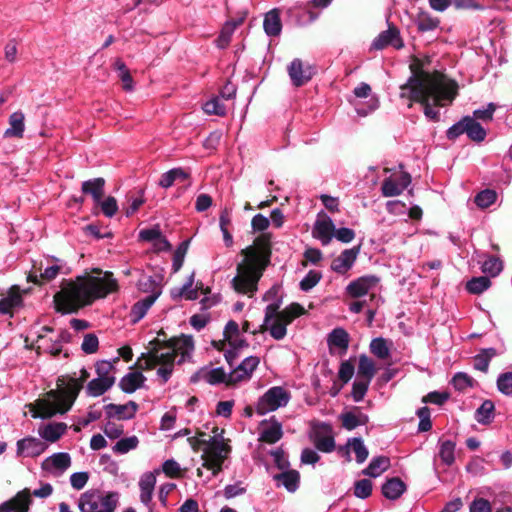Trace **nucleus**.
Segmentation results:
<instances>
[{
	"label": "nucleus",
	"instance_id": "nucleus-23",
	"mask_svg": "<svg viewBox=\"0 0 512 512\" xmlns=\"http://www.w3.org/2000/svg\"><path fill=\"white\" fill-rule=\"evenodd\" d=\"M202 380L211 385L225 383L233 385L229 381V373L227 374L223 368H202L193 377L192 381Z\"/></svg>",
	"mask_w": 512,
	"mask_h": 512
},
{
	"label": "nucleus",
	"instance_id": "nucleus-42",
	"mask_svg": "<svg viewBox=\"0 0 512 512\" xmlns=\"http://www.w3.org/2000/svg\"><path fill=\"white\" fill-rule=\"evenodd\" d=\"M159 295L160 291H153V294H149L144 299L134 304L132 307V314L136 317V320L144 317L148 309L152 306Z\"/></svg>",
	"mask_w": 512,
	"mask_h": 512
},
{
	"label": "nucleus",
	"instance_id": "nucleus-26",
	"mask_svg": "<svg viewBox=\"0 0 512 512\" xmlns=\"http://www.w3.org/2000/svg\"><path fill=\"white\" fill-rule=\"evenodd\" d=\"M277 486H283L288 492L293 493L299 488L300 474L297 470L285 469L273 476Z\"/></svg>",
	"mask_w": 512,
	"mask_h": 512
},
{
	"label": "nucleus",
	"instance_id": "nucleus-37",
	"mask_svg": "<svg viewBox=\"0 0 512 512\" xmlns=\"http://www.w3.org/2000/svg\"><path fill=\"white\" fill-rule=\"evenodd\" d=\"M390 467V459L386 456L374 457L362 473L369 477H379Z\"/></svg>",
	"mask_w": 512,
	"mask_h": 512
},
{
	"label": "nucleus",
	"instance_id": "nucleus-55",
	"mask_svg": "<svg viewBox=\"0 0 512 512\" xmlns=\"http://www.w3.org/2000/svg\"><path fill=\"white\" fill-rule=\"evenodd\" d=\"M347 445L355 453L358 463H363L367 459L369 452L361 438H352Z\"/></svg>",
	"mask_w": 512,
	"mask_h": 512
},
{
	"label": "nucleus",
	"instance_id": "nucleus-57",
	"mask_svg": "<svg viewBox=\"0 0 512 512\" xmlns=\"http://www.w3.org/2000/svg\"><path fill=\"white\" fill-rule=\"evenodd\" d=\"M139 440L136 436L122 438L113 446V451L117 454H125L138 446Z\"/></svg>",
	"mask_w": 512,
	"mask_h": 512
},
{
	"label": "nucleus",
	"instance_id": "nucleus-19",
	"mask_svg": "<svg viewBox=\"0 0 512 512\" xmlns=\"http://www.w3.org/2000/svg\"><path fill=\"white\" fill-rule=\"evenodd\" d=\"M31 503V492L25 488L10 500L1 503L0 512H28Z\"/></svg>",
	"mask_w": 512,
	"mask_h": 512
},
{
	"label": "nucleus",
	"instance_id": "nucleus-60",
	"mask_svg": "<svg viewBox=\"0 0 512 512\" xmlns=\"http://www.w3.org/2000/svg\"><path fill=\"white\" fill-rule=\"evenodd\" d=\"M203 110L208 115L223 116L226 113V108L218 97L207 101L203 105Z\"/></svg>",
	"mask_w": 512,
	"mask_h": 512
},
{
	"label": "nucleus",
	"instance_id": "nucleus-11",
	"mask_svg": "<svg viewBox=\"0 0 512 512\" xmlns=\"http://www.w3.org/2000/svg\"><path fill=\"white\" fill-rule=\"evenodd\" d=\"M68 341V333L60 331L54 333L53 329L43 327L42 333L38 336L37 347L46 353L57 356L62 351V343Z\"/></svg>",
	"mask_w": 512,
	"mask_h": 512
},
{
	"label": "nucleus",
	"instance_id": "nucleus-50",
	"mask_svg": "<svg viewBox=\"0 0 512 512\" xmlns=\"http://www.w3.org/2000/svg\"><path fill=\"white\" fill-rule=\"evenodd\" d=\"M495 356L496 350L494 348L482 350L478 355L474 357V368L482 372H487L490 360Z\"/></svg>",
	"mask_w": 512,
	"mask_h": 512
},
{
	"label": "nucleus",
	"instance_id": "nucleus-52",
	"mask_svg": "<svg viewBox=\"0 0 512 512\" xmlns=\"http://www.w3.org/2000/svg\"><path fill=\"white\" fill-rule=\"evenodd\" d=\"M95 206L99 207L103 215L107 218L114 217L119 209L118 202L113 196L102 198Z\"/></svg>",
	"mask_w": 512,
	"mask_h": 512
},
{
	"label": "nucleus",
	"instance_id": "nucleus-18",
	"mask_svg": "<svg viewBox=\"0 0 512 512\" xmlns=\"http://www.w3.org/2000/svg\"><path fill=\"white\" fill-rule=\"evenodd\" d=\"M411 183V176L402 172L398 178L388 177L382 182L381 192L384 197L400 195Z\"/></svg>",
	"mask_w": 512,
	"mask_h": 512
},
{
	"label": "nucleus",
	"instance_id": "nucleus-30",
	"mask_svg": "<svg viewBox=\"0 0 512 512\" xmlns=\"http://www.w3.org/2000/svg\"><path fill=\"white\" fill-rule=\"evenodd\" d=\"M25 116L21 111L12 113L9 117V128L4 132L6 138H22L25 130Z\"/></svg>",
	"mask_w": 512,
	"mask_h": 512
},
{
	"label": "nucleus",
	"instance_id": "nucleus-32",
	"mask_svg": "<svg viewBox=\"0 0 512 512\" xmlns=\"http://www.w3.org/2000/svg\"><path fill=\"white\" fill-rule=\"evenodd\" d=\"M263 27L265 33L270 37L278 36L281 33L282 23L278 9H272L265 14Z\"/></svg>",
	"mask_w": 512,
	"mask_h": 512
},
{
	"label": "nucleus",
	"instance_id": "nucleus-49",
	"mask_svg": "<svg viewBox=\"0 0 512 512\" xmlns=\"http://www.w3.org/2000/svg\"><path fill=\"white\" fill-rule=\"evenodd\" d=\"M118 362V358H115L113 362L102 360L98 361L95 365L96 373L98 378L111 380L112 384L115 383V377L113 375L114 372V363Z\"/></svg>",
	"mask_w": 512,
	"mask_h": 512
},
{
	"label": "nucleus",
	"instance_id": "nucleus-39",
	"mask_svg": "<svg viewBox=\"0 0 512 512\" xmlns=\"http://www.w3.org/2000/svg\"><path fill=\"white\" fill-rule=\"evenodd\" d=\"M415 24L420 32L433 31L439 27L440 20L427 11H419L415 17Z\"/></svg>",
	"mask_w": 512,
	"mask_h": 512
},
{
	"label": "nucleus",
	"instance_id": "nucleus-6",
	"mask_svg": "<svg viewBox=\"0 0 512 512\" xmlns=\"http://www.w3.org/2000/svg\"><path fill=\"white\" fill-rule=\"evenodd\" d=\"M303 314L305 309L299 303H291L281 311H277V304L267 305L261 328L273 339L282 340L287 335V326Z\"/></svg>",
	"mask_w": 512,
	"mask_h": 512
},
{
	"label": "nucleus",
	"instance_id": "nucleus-48",
	"mask_svg": "<svg viewBox=\"0 0 512 512\" xmlns=\"http://www.w3.org/2000/svg\"><path fill=\"white\" fill-rule=\"evenodd\" d=\"M494 403L491 400H485L476 410L475 419L481 424H488L494 417Z\"/></svg>",
	"mask_w": 512,
	"mask_h": 512
},
{
	"label": "nucleus",
	"instance_id": "nucleus-8",
	"mask_svg": "<svg viewBox=\"0 0 512 512\" xmlns=\"http://www.w3.org/2000/svg\"><path fill=\"white\" fill-rule=\"evenodd\" d=\"M118 493L91 489L80 495V512H114L118 504Z\"/></svg>",
	"mask_w": 512,
	"mask_h": 512
},
{
	"label": "nucleus",
	"instance_id": "nucleus-38",
	"mask_svg": "<svg viewBox=\"0 0 512 512\" xmlns=\"http://www.w3.org/2000/svg\"><path fill=\"white\" fill-rule=\"evenodd\" d=\"M392 347V341L383 337H377L372 339L369 348L370 352L381 360H386L390 357V350Z\"/></svg>",
	"mask_w": 512,
	"mask_h": 512
},
{
	"label": "nucleus",
	"instance_id": "nucleus-64",
	"mask_svg": "<svg viewBox=\"0 0 512 512\" xmlns=\"http://www.w3.org/2000/svg\"><path fill=\"white\" fill-rule=\"evenodd\" d=\"M499 391L505 395H512V372H506L499 375L497 379Z\"/></svg>",
	"mask_w": 512,
	"mask_h": 512
},
{
	"label": "nucleus",
	"instance_id": "nucleus-61",
	"mask_svg": "<svg viewBox=\"0 0 512 512\" xmlns=\"http://www.w3.org/2000/svg\"><path fill=\"white\" fill-rule=\"evenodd\" d=\"M263 300L270 302L268 305L277 304V311H279L282 304V289L280 285H273L264 295Z\"/></svg>",
	"mask_w": 512,
	"mask_h": 512
},
{
	"label": "nucleus",
	"instance_id": "nucleus-25",
	"mask_svg": "<svg viewBox=\"0 0 512 512\" xmlns=\"http://www.w3.org/2000/svg\"><path fill=\"white\" fill-rule=\"evenodd\" d=\"M156 484V475L154 472L144 473L139 481L140 488V500L141 502L149 507L150 511H152L150 507V503L152 501V495L154 491V487Z\"/></svg>",
	"mask_w": 512,
	"mask_h": 512
},
{
	"label": "nucleus",
	"instance_id": "nucleus-12",
	"mask_svg": "<svg viewBox=\"0 0 512 512\" xmlns=\"http://www.w3.org/2000/svg\"><path fill=\"white\" fill-rule=\"evenodd\" d=\"M380 284L376 275H364L352 280L345 288V292L352 298H361L372 293Z\"/></svg>",
	"mask_w": 512,
	"mask_h": 512
},
{
	"label": "nucleus",
	"instance_id": "nucleus-58",
	"mask_svg": "<svg viewBox=\"0 0 512 512\" xmlns=\"http://www.w3.org/2000/svg\"><path fill=\"white\" fill-rule=\"evenodd\" d=\"M189 247V241H183L175 250L173 255L172 270L174 273L178 272L184 262Z\"/></svg>",
	"mask_w": 512,
	"mask_h": 512
},
{
	"label": "nucleus",
	"instance_id": "nucleus-14",
	"mask_svg": "<svg viewBox=\"0 0 512 512\" xmlns=\"http://www.w3.org/2000/svg\"><path fill=\"white\" fill-rule=\"evenodd\" d=\"M360 253V246H355L343 250L337 257H335L330 265V269L338 275H347L353 268L358 255Z\"/></svg>",
	"mask_w": 512,
	"mask_h": 512
},
{
	"label": "nucleus",
	"instance_id": "nucleus-62",
	"mask_svg": "<svg viewBox=\"0 0 512 512\" xmlns=\"http://www.w3.org/2000/svg\"><path fill=\"white\" fill-rule=\"evenodd\" d=\"M372 482L368 479H362L355 483L354 495L358 498L365 499L371 495Z\"/></svg>",
	"mask_w": 512,
	"mask_h": 512
},
{
	"label": "nucleus",
	"instance_id": "nucleus-40",
	"mask_svg": "<svg viewBox=\"0 0 512 512\" xmlns=\"http://www.w3.org/2000/svg\"><path fill=\"white\" fill-rule=\"evenodd\" d=\"M188 173L182 168H173L162 174L159 180V186L170 188L175 182H184L188 178Z\"/></svg>",
	"mask_w": 512,
	"mask_h": 512
},
{
	"label": "nucleus",
	"instance_id": "nucleus-7",
	"mask_svg": "<svg viewBox=\"0 0 512 512\" xmlns=\"http://www.w3.org/2000/svg\"><path fill=\"white\" fill-rule=\"evenodd\" d=\"M188 441L194 449H196L198 444L206 445L202 454L203 467L211 470L212 474L216 476L222 470V465L231 452V447L226 442L222 433L215 434L207 441L195 438H189Z\"/></svg>",
	"mask_w": 512,
	"mask_h": 512
},
{
	"label": "nucleus",
	"instance_id": "nucleus-24",
	"mask_svg": "<svg viewBox=\"0 0 512 512\" xmlns=\"http://www.w3.org/2000/svg\"><path fill=\"white\" fill-rule=\"evenodd\" d=\"M67 428L66 423L51 422L41 425L38 429V434L43 440L55 443L66 433Z\"/></svg>",
	"mask_w": 512,
	"mask_h": 512
},
{
	"label": "nucleus",
	"instance_id": "nucleus-46",
	"mask_svg": "<svg viewBox=\"0 0 512 512\" xmlns=\"http://www.w3.org/2000/svg\"><path fill=\"white\" fill-rule=\"evenodd\" d=\"M112 386L113 384L111 380H106L97 377L87 384L86 392L89 396L98 397L103 395Z\"/></svg>",
	"mask_w": 512,
	"mask_h": 512
},
{
	"label": "nucleus",
	"instance_id": "nucleus-5",
	"mask_svg": "<svg viewBox=\"0 0 512 512\" xmlns=\"http://www.w3.org/2000/svg\"><path fill=\"white\" fill-rule=\"evenodd\" d=\"M88 377V371L82 369L78 379H59L57 389L49 391L45 398L38 399L31 406L32 416L45 419L69 411Z\"/></svg>",
	"mask_w": 512,
	"mask_h": 512
},
{
	"label": "nucleus",
	"instance_id": "nucleus-28",
	"mask_svg": "<svg viewBox=\"0 0 512 512\" xmlns=\"http://www.w3.org/2000/svg\"><path fill=\"white\" fill-rule=\"evenodd\" d=\"M145 380L146 378L141 372L132 371L121 378L119 386L123 392L133 393L143 386Z\"/></svg>",
	"mask_w": 512,
	"mask_h": 512
},
{
	"label": "nucleus",
	"instance_id": "nucleus-54",
	"mask_svg": "<svg viewBox=\"0 0 512 512\" xmlns=\"http://www.w3.org/2000/svg\"><path fill=\"white\" fill-rule=\"evenodd\" d=\"M491 286V281L486 276L474 277L466 284V289L471 294H481Z\"/></svg>",
	"mask_w": 512,
	"mask_h": 512
},
{
	"label": "nucleus",
	"instance_id": "nucleus-29",
	"mask_svg": "<svg viewBox=\"0 0 512 512\" xmlns=\"http://www.w3.org/2000/svg\"><path fill=\"white\" fill-rule=\"evenodd\" d=\"M224 340L227 342L229 349L225 351V358L227 362L230 364V366L234 365V360L237 356V351L247 347L248 343L246 339L243 337L242 332L229 336L227 338H224Z\"/></svg>",
	"mask_w": 512,
	"mask_h": 512
},
{
	"label": "nucleus",
	"instance_id": "nucleus-41",
	"mask_svg": "<svg viewBox=\"0 0 512 512\" xmlns=\"http://www.w3.org/2000/svg\"><path fill=\"white\" fill-rule=\"evenodd\" d=\"M466 131L465 134L475 142H482L486 138V130L474 118L466 116Z\"/></svg>",
	"mask_w": 512,
	"mask_h": 512
},
{
	"label": "nucleus",
	"instance_id": "nucleus-43",
	"mask_svg": "<svg viewBox=\"0 0 512 512\" xmlns=\"http://www.w3.org/2000/svg\"><path fill=\"white\" fill-rule=\"evenodd\" d=\"M481 270L484 274L496 277L503 270V262L496 256H486L483 261H479Z\"/></svg>",
	"mask_w": 512,
	"mask_h": 512
},
{
	"label": "nucleus",
	"instance_id": "nucleus-51",
	"mask_svg": "<svg viewBox=\"0 0 512 512\" xmlns=\"http://www.w3.org/2000/svg\"><path fill=\"white\" fill-rule=\"evenodd\" d=\"M451 384L457 391L464 392L467 389L474 387L476 381L467 373L458 372L453 376Z\"/></svg>",
	"mask_w": 512,
	"mask_h": 512
},
{
	"label": "nucleus",
	"instance_id": "nucleus-4",
	"mask_svg": "<svg viewBox=\"0 0 512 512\" xmlns=\"http://www.w3.org/2000/svg\"><path fill=\"white\" fill-rule=\"evenodd\" d=\"M243 260L237 265V274L231 285L235 292L252 298L258 282L270 263V249L266 244L251 245L242 250Z\"/></svg>",
	"mask_w": 512,
	"mask_h": 512
},
{
	"label": "nucleus",
	"instance_id": "nucleus-45",
	"mask_svg": "<svg viewBox=\"0 0 512 512\" xmlns=\"http://www.w3.org/2000/svg\"><path fill=\"white\" fill-rule=\"evenodd\" d=\"M128 206L125 208V214L127 217L132 216L136 213L139 208L145 203L144 190L139 189L137 191L129 192L127 195Z\"/></svg>",
	"mask_w": 512,
	"mask_h": 512
},
{
	"label": "nucleus",
	"instance_id": "nucleus-35",
	"mask_svg": "<svg viewBox=\"0 0 512 512\" xmlns=\"http://www.w3.org/2000/svg\"><path fill=\"white\" fill-rule=\"evenodd\" d=\"M349 334L343 328L333 329L327 338V343L330 349L338 348L341 352L345 353L349 346Z\"/></svg>",
	"mask_w": 512,
	"mask_h": 512
},
{
	"label": "nucleus",
	"instance_id": "nucleus-47",
	"mask_svg": "<svg viewBox=\"0 0 512 512\" xmlns=\"http://www.w3.org/2000/svg\"><path fill=\"white\" fill-rule=\"evenodd\" d=\"M376 373V367L374 361L366 355L359 356L358 362V376L359 378L369 379L370 381L373 379Z\"/></svg>",
	"mask_w": 512,
	"mask_h": 512
},
{
	"label": "nucleus",
	"instance_id": "nucleus-27",
	"mask_svg": "<svg viewBox=\"0 0 512 512\" xmlns=\"http://www.w3.org/2000/svg\"><path fill=\"white\" fill-rule=\"evenodd\" d=\"M81 191L83 194L90 195L96 205L104 197L105 179L99 177L84 181L81 185Z\"/></svg>",
	"mask_w": 512,
	"mask_h": 512
},
{
	"label": "nucleus",
	"instance_id": "nucleus-44",
	"mask_svg": "<svg viewBox=\"0 0 512 512\" xmlns=\"http://www.w3.org/2000/svg\"><path fill=\"white\" fill-rule=\"evenodd\" d=\"M455 446V443L451 440L439 441L438 455L446 466H451L455 462Z\"/></svg>",
	"mask_w": 512,
	"mask_h": 512
},
{
	"label": "nucleus",
	"instance_id": "nucleus-10",
	"mask_svg": "<svg viewBox=\"0 0 512 512\" xmlns=\"http://www.w3.org/2000/svg\"><path fill=\"white\" fill-rule=\"evenodd\" d=\"M47 265L42 271V268H37L33 265L32 270L28 274V281L33 283H40V280L51 281L55 279L60 273L69 274L70 268L66 262L56 257H49L46 259Z\"/></svg>",
	"mask_w": 512,
	"mask_h": 512
},
{
	"label": "nucleus",
	"instance_id": "nucleus-1",
	"mask_svg": "<svg viewBox=\"0 0 512 512\" xmlns=\"http://www.w3.org/2000/svg\"><path fill=\"white\" fill-rule=\"evenodd\" d=\"M457 88L456 82L442 73L421 71L400 87V98L408 101V108L413 102H419L424 107L425 116L437 121L439 112L432 106L450 105L457 95Z\"/></svg>",
	"mask_w": 512,
	"mask_h": 512
},
{
	"label": "nucleus",
	"instance_id": "nucleus-22",
	"mask_svg": "<svg viewBox=\"0 0 512 512\" xmlns=\"http://www.w3.org/2000/svg\"><path fill=\"white\" fill-rule=\"evenodd\" d=\"M313 68L304 65L300 59H294L288 66V74L294 86L300 87L311 80Z\"/></svg>",
	"mask_w": 512,
	"mask_h": 512
},
{
	"label": "nucleus",
	"instance_id": "nucleus-2",
	"mask_svg": "<svg viewBox=\"0 0 512 512\" xmlns=\"http://www.w3.org/2000/svg\"><path fill=\"white\" fill-rule=\"evenodd\" d=\"M117 290L118 282L112 272L94 269L91 274L64 282L54 295V302L59 312L74 313Z\"/></svg>",
	"mask_w": 512,
	"mask_h": 512
},
{
	"label": "nucleus",
	"instance_id": "nucleus-15",
	"mask_svg": "<svg viewBox=\"0 0 512 512\" xmlns=\"http://www.w3.org/2000/svg\"><path fill=\"white\" fill-rule=\"evenodd\" d=\"M259 441L275 444L283 437V427L275 416L262 420L259 426Z\"/></svg>",
	"mask_w": 512,
	"mask_h": 512
},
{
	"label": "nucleus",
	"instance_id": "nucleus-34",
	"mask_svg": "<svg viewBox=\"0 0 512 512\" xmlns=\"http://www.w3.org/2000/svg\"><path fill=\"white\" fill-rule=\"evenodd\" d=\"M138 405L130 401L124 405L109 404L106 406L107 414L119 419H131L136 414Z\"/></svg>",
	"mask_w": 512,
	"mask_h": 512
},
{
	"label": "nucleus",
	"instance_id": "nucleus-16",
	"mask_svg": "<svg viewBox=\"0 0 512 512\" xmlns=\"http://www.w3.org/2000/svg\"><path fill=\"white\" fill-rule=\"evenodd\" d=\"M334 231L335 225L332 219L324 212L318 213L312 229L313 237L326 246L331 242Z\"/></svg>",
	"mask_w": 512,
	"mask_h": 512
},
{
	"label": "nucleus",
	"instance_id": "nucleus-59",
	"mask_svg": "<svg viewBox=\"0 0 512 512\" xmlns=\"http://www.w3.org/2000/svg\"><path fill=\"white\" fill-rule=\"evenodd\" d=\"M496 199L497 193L494 190L486 189L476 195L475 203L480 208H488Z\"/></svg>",
	"mask_w": 512,
	"mask_h": 512
},
{
	"label": "nucleus",
	"instance_id": "nucleus-53",
	"mask_svg": "<svg viewBox=\"0 0 512 512\" xmlns=\"http://www.w3.org/2000/svg\"><path fill=\"white\" fill-rule=\"evenodd\" d=\"M237 25L238 22L235 21H229L225 23L216 40L217 46L219 48L224 49L229 45Z\"/></svg>",
	"mask_w": 512,
	"mask_h": 512
},
{
	"label": "nucleus",
	"instance_id": "nucleus-21",
	"mask_svg": "<svg viewBox=\"0 0 512 512\" xmlns=\"http://www.w3.org/2000/svg\"><path fill=\"white\" fill-rule=\"evenodd\" d=\"M16 452L22 457H37L45 452L47 445L38 438L25 437L16 443Z\"/></svg>",
	"mask_w": 512,
	"mask_h": 512
},
{
	"label": "nucleus",
	"instance_id": "nucleus-56",
	"mask_svg": "<svg viewBox=\"0 0 512 512\" xmlns=\"http://www.w3.org/2000/svg\"><path fill=\"white\" fill-rule=\"evenodd\" d=\"M371 381L369 379L358 378L352 385V398L355 402H360L365 397Z\"/></svg>",
	"mask_w": 512,
	"mask_h": 512
},
{
	"label": "nucleus",
	"instance_id": "nucleus-33",
	"mask_svg": "<svg viewBox=\"0 0 512 512\" xmlns=\"http://www.w3.org/2000/svg\"><path fill=\"white\" fill-rule=\"evenodd\" d=\"M342 426L347 430H353L358 426H362L368 423V416L362 413L359 408L354 411L346 412L340 416Z\"/></svg>",
	"mask_w": 512,
	"mask_h": 512
},
{
	"label": "nucleus",
	"instance_id": "nucleus-20",
	"mask_svg": "<svg viewBox=\"0 0 512 512\" xmlns=\"http://www.w3.org/2000/svg\"><path fill=\"white\" fill-rule=\"evenodd\" d=\"M387 46L401 49L404 46L399 30L395 26H389L386 31L381 32L372 42V48L382 50Z\"/></svg>",
	"mask_w": 512,
	"mask_h": 512
},
{
	"label": "nucleus",
	"instance_id": "nucleus-63",
	"mask_svg": "<svg viewBox=\"0 0 512 512\" xmlns=\"http://www.w3.org/2000/svg\"><path fill=\"white\" fill-rule=\"evenodd\" d=\"M246 490V485L242 481H238L234 484L226 485L223 490V495L226 499H231L244 494Z\"/></svg>",
	"mask_w": 512,
	"mask_h": 512
},
{
	"label": "nucleus",
	"instance_id": "nucleus-36",
	"mask_svg": "<svg viewBox=\"0 0 512 512\" xmlns=\"http://www.w3.org/2000/svg\"><path fill=\"white\" fill-rule=\"evenodd\" d=\"M405 491V483L397 477L387 480L382 486L383 495L390 500L398 499Z\"/></svg>",
	"mask_w": 512,
	"mask_h": 512
},
{
	"label": "nucleus",
	"instance_id": "nucleus-31",
	"mask_svg": "<svg viewBox=\"0 0 512 512\" xmlns=\"http://www.w3.org/2000/svg\"><path fill=\"white\" fill-rule=\"evenodd\" d=\"M22 305V296L17 287H12L8 294L0 300V313L10 314Z\"/></svg>",
	"mask_w": 512,
	"mask_h": 512
},
{
	"label": "nucleus",
	"instance_id": "nucleus-3",
	"mask_svg": "<svg viewBox=\"0 0 512 512\" xmlns=\"http://www.w3.org/2000/svg\"><path fill=\"white\" fill-rule=\"evenodd\" d=\"M194 341L191 336L182 335L166 342H157L143 357L140 366L145 369H157V376L166 383L173 371L175 363L181 364L191 358Z\"/></svg>",
	"mask_w": 512,
	"mask_h": 512
},
{
	"label": "nucleus",
	"instance_id": "nucleus-17",
	"mask_svg": "<svg viewBox=\"0 0 512 512\" xmlns=\"http://www.w3.org/2000/svg\"><path fill=\"white\" fill-rule=\"evenodd\" d=\"M260 359L257 356L246 357L238 366L229 373V381L233 385L247 381L252 377L253 372L258 367Z\"/></svg>",
	"mask_w": 512,
	"mask_h": 512
},
{
	"label": "nucleus",
	"instance_id": "nucleus-13",
	"mask_svg": "<svg viewBox=\"0 0 512 512\" xmlns=\"http://www.w3.org/2000/svg\"><path fill=\"white\" fill-rule=\"evenodd\" d=\"M70 466L71 457L66 452L54 453L41 463V469L54 477L61 476Z\"/></svg>",
	"mask_w": 512,
	"mask_h": 512
},
{
	"label": "nucleus",
	"instance_id": "nucleus-9",
	"mask_svg": "<svg viewBox=\"0 0 512 512\" xmlns=\"http://www.w3.org/2000/svg\"><path fill=\"white\" fill-rule=\"evenodd\" d=\"M291 392L284 386H272L267 389L256 401L255 411L263 416L277 411L288 405L291 400Z\"/></svg>",
	"mask_w": 512,
	"mask_h": 512
}]
</instances>
